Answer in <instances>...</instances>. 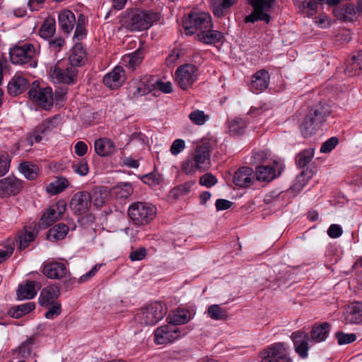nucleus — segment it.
Wrapping results in <instances>:
<instances>
[{
	"label": "nucleus",
	"mask_w": 362,
	"mask_h": 362,
	"mask_svg": "<svg viewBox=\"0 0 362 362\" xmlns=\"http://www.w3.org/2000/svg\"><path fill=\"white\" fill-rule=\"evenodd\" d=\"M211 146L209 142L196 146L194 152L182 163V170L186 174L192 175L197 170L204 172L211 166Z\"/></svg>",
	"instance_id": "obj_1"
},
{
	"label": "nucleus",
	"mask_w": 362,
	"mask_h": 362,
	"mask_svg": "<svg viewBox=\"0 0 362 362\" xmlns=\"http://www.w3.org/2000/svg\"><path fill=\"white\" fill-rule=\"evenodd\" d=\"M159 18L156 12L135 9L127 11L121 19V23L129 31H141L151 28Z\"/></svg>",
	"instance_id": "obj_2"
},
{
	"label": "nucleus",
	"mask_w": 362,
	"mask_h": 362,
	"mask_svg": "<svg viewBox=\"0 0 362 362\" xmlns=\"http://www.w3.org/2000/svg\"><path fill=\"white\" fill-rule=\"evenodd\" d=\"M156 207L147 202H134L128 209V216L137 226L148 224L156 216Z\"/></svg>",
	"instance_id": "obj_3"
},
{
	"label": "nucleus",
	"mask_w": 362,
	"mask_h": 362,
	"mask_svg": "<svg viewBox=\"0 0 362 362\" xmlns=\"http://www.w3.org/2000/svg\"><path fill=\"white\" fill-rule=\"evenodd\" d=\"M167 313V308L161 302H154L141 309L138 320L144 325H154L161 320Z\"/></svg>",
	"instance_id": "obj_4"
},
{
	"label": "nucleus",
	"mask_w": 362,
	"mask_h": 362,
	"mask_svg": "<svg viewBox=\"0 0 362 362\" xmlns=\"http://www.w3.org/2000/svg\"><path fill=\"white\" fill-rule=\"evenodd\" d=\"M186 34L192 35L197 30L212 28L211 18L209 13L204 12H191L182 22Z\"/></svg>",
	"instance_id": "obj_5"
},
{
	"label": "nucleus",
	"mask_w": 362,
	"mask_h": 362,
	"mask_svg": "<svg viewBox=\"0 0 362 362\" xmlns=\"http://www.w3.org/2000/svg\"><path fill=\"white\" fill-rule=\"evenodd\" d=\"M9 55L11 62L13 64L22 65L29 63L31 67L37 66V62L33 60L35 55V49L32 44L16 45L11 48Z\"/></svg>",
	"instance_id": "obj_6"
},
{
	"label": "nucleus",
	"mask_w": 362,
	"mask_h": 362,
	"mask_svg": "<svg viewBox=\"0 0 362 362\" xmlns=\"http://www.w3.org/2000/svg\"><path fill=\"white\" fill-rule=\"evenodd\" d=\"M29 98L37 103L42 108L49 109L53 105V93L50 87H40V82L37 81L32 83L28 91Z\"/></svg>",
	"instance_id": "obj_7"
},
{
	"label": "nucleus",
	"mask_w": 362,
	"mask_h": 362,
	"mask_svg": "<svg viewBox=\"0 0 362 362\" xmlns=\"http://www.w3.org/2000/svg\"><path fill=\"white\" fill-rule=\"evenodd\" d=\"M276 0H247L248 4L253 7V11L245 18V22L254 23L263 21L268 23L270 16L267 12L272 7Z\"/></svg>",
	"instance_id": "obj_8"
},
{
	"label": "nucleus",
	"mask_w": 362,
	"mask_h": 362,
	"mask_svg": "<svg viewBox=\"0 0 362 362\" xmlns=\"http://www.w3.org/2000/svg\"><path fill=\"white\" fill-rule=\"evenodd\" d=\"M313 156L314 149L312 148L305 149L299 153L298 168L300 171L297 177V182H296V189L298 185L302 188L312 177L313 171L307 167V165L311 161Z\"/></svg>",
	"instance_id": "obj_9"
},
{
	"label": "nucleus",
	"mask_w": 362,
	"mask_h": 362,
	"mask_svg": "<svg viewBox=\"0 0 362 362\" xmlns=\"http://www.w3.org/2000/svg\"><path fill=\"white\" fill-rule=\"evenodd\" d=\"M261 362H292L284 343H276L260 352Z\"/></svg>",
	"instance_id": "obj_10"
},
{
	"label": "nucleus",
	"mask_w": 362,
	"mask_h": 362,
	"mask_svg": "<svg viewBox=\"0 0 362 362\" xmlns=\"http://www.w3.org/2000/svg\"><path fill=\"white\" fill-rule=\"evenodd\" d=\"M197 68L195 65L186 64L180 66L175 71V80L182 90L191 87L197 78Z\"/></svg>",
	"instance_id": "obj_11"
},
{
	"label": "nucleus",
	"mask_w": 362,
	"mask_h": 362,
	"mask_svg": "<svg viewBox=\"0 0 362 362\" xmlns=\"http://www.w3.org/2000/svg\"><path fill=\"white\" fill-rule=\"evenodd\" d=\"M91 202L92 195L86 191H80L72 197L69 206L75 214L82 215L89 211Z\"/></svg>",
	"instance_id": "obj_12"
},
{
	"label": "nucleus",
	"mask_w": 362,
	"mask_h": 362,
	"mask_svg": "<svg viewBox=\"0 0 362 362\" xmlns=\"http://www.w3.org/2000/svg\"><path fill=\"white\" fill-rule=\"evenodd\" d=\"M180 329L170 324L158 327L154 332V341L157 344H165L174 341L180 336Z\"/></svg>",
	"instance_id": "obj_13"
},
{
	"label": "nucleus",
	"mask_w": 362,
	"mask_h": 362,
	"mask_svg": "<svg viewBox=\"0 0 362 362\" xmlns=\"http://www.w3.org/2000/svg\"><path fill=\"white\" fill-rule=\"evenodd\" d=\"M77 69L73 66H67L63 69L56 64L52 66L49 70L51 77L58 83L66 84H74L76 81Z\"/></svg>",
	"instance_id": "obj_14"
},
{
	"label": "nucleus",
	"mask_w": 362,
	"mask_h": 362,
	"mask_svg": "<svg viewBox=\"0 0 362 362\" xmlns=\"http://www.w3.org/2000/svg\"><path fill=\"white\" fill-rule=\"evenodd\" d=\"M23 188L21 180L14 176L0 180V197H8L18 194Z\"/></svg>",
	"instance_id": "obj_15"
},
{
	"label": "nucleus",
	"mask_w": 362,
	"mask_h": 362,
	"mask_svg": "<svg viewBox=\"0 0 362 362\" xmlns=\"http://www.w3.org/2000/svg\"><path fill=\"white\" fill-rule=\"evenodd\" d=\"M331 112V107L327 103L320 102L313 105L306 115L321 126L329 116Z\"/></svg>",
	"instance_id": "obj_16"
},
{
	"label": "nucleus",
	"mask_w": 362,
	"mask_h": 362,
	"mask_svg": "<svg viewBox=\"0 0 362 362\" xmlns=\"http://www.w3.org/2000/svg\"><path fill=\"white\" fill-rule=\"evenodd\" d=\"M124 81V70L121 66H116L112 71L103 77L104 84L110 89L118 88L122 86Z\"/></svg>",
	"instance_id": "obj_17"
},
{
	"label": "nucleus",
	"mask_w": 362,
	"mask_h": 362,
	"mask_svg": "<svg viewBox=\"0 0 362 362\" xmlns=\"http://www.w3.org/2000/svg\"><path fill=\"white\" fill-rule=\"evenodd\" d=\"M253 182L254 170L252 168H240L234 174L233 183L240 187H248Z\"/></svg>",
	"instance_id": "obj_18"
},
{
	"label": "nucleus",
	"mask_w": 362,
	"mask_h": 362,
	"mask_svg": "<svg viewBox=\"0 0 362 362\" xmlns=\"http://www.w3.org/2000/svg\"><path fill=\"white\" fill-rule=\"evenodd\" d=\"M66 272L65 264L59 262L46 263L42 269L43 274L52 279L64 278L66 276Z\"/></svg>",
	"instance_id": "obj_19"
},
{
	"label": "nucleus",
	"mask_w": 362,
	"mask_h": 362,
	"mask_svg": "<svg viewBox=\"0 0 362 362\" xmlns=\"http://www.w3.org/2000/svg\"><path fill=\"white\" fill-rule=\"evenodd\" d=\"M269 74L265 69L257 71L252 76L250 88L252 92H261L267 88L269 83Z\"/></svg>",
	"instance_id": "obj_20"
},
{
	"label": "nucleus",
	"mask_w": 362,
	"mask_h": 362,
	"mask_svg": "<svg viewBox=\"0 0 362 362\" xmlns=\"http://www.w3.org/2000/svg\"><path fill=\"white\" fill-rule=\"evenodd\" d=\"M345 324H358L362 321V303L354 302L350 304L344 313Z\"/></svg>",
	"instance_id": "obj_21"
},
{
	"label": "nucleus",
	"mask_w": 362,
	"mask_h": 362,
	"mask_svg": "<svg viewBox=\"0 0 362 362\" xmlns=\"http://www.w3.org/2000/svg\"><path fill=\"white\" fill-rule=\"evenodd\" d=\"M60 291L57 286L51 285L44 288L39 297V303L42 307H49L57 303L55 300L59 296Z\"/></svg>",
	"instance_id": "obj_22"
},
{
	"label": "nucleus",
	"mask_w": 362,
	"mask_h": 362,
	"mask_svg": "<svg viewBox=\"0 0 362 362\" xmlns=\"http://www.w3.org/2000/svg\"><path fill=\"white\" fill-rule=\"evenodd\" d=\"M344 73L349 76L362 74V50L354 52L350 61L346 64Z\"/></svg>",
	"instance_id": "obj_23"
},
{
	"label": "nucleus",
	"mask_w": 362,
	"mask_h": 362,
	"mask_svg": "<svg viewBox=\"0 0 362 362\" xmlns=\"http://www.w3.org/2000/svg\"><path fill=\"white\" fill-rule=\"evenodd\" d=\"M41 288V284L37 281H26L25 285H19L17 296L19 299H32Z\"/></svg>",
	"instance_id": "obj_24"
},
{
	"label": "nucleus",
	"mask_w": 362,
	"mask_h": 362,
	"mask_svg": "<svg viewBox=\"0 0 362 362\" xmlns=\"http://www.w3.org/2000/svg\"><path fill=\"white\" fill-rule=\"evenodd\" d=\"M310 337L307 332L303 330L296 332V353L302 358L308 356Z\"/></svg>",
	"instance_id": "obj_25"
},
{
	"label": "nucleus",
	"mask_w": 362,
	"mask_h": 362,
	"mask_svg": "<svg viewBox=\"0 0 362 362\" xmlns=\"http://www.w3.org/2000/svg\"><path fill=\"white\" fill-rule=\"evenodd\" d=\"M29 86L28 81L20 74H16L8 84V92L11 95H18Z\"/></svg>",
	"instance_id": "obj_26"
},
{
	"label": "nucleus",
	"mask_w": 362,
	"mask_h": 362,
	"mask_svg": "<svg viewBox=\"0 0 362 362\" xmlns=\"http://www.w3.org/2000/svg\"><path fill=\"white\" fill-rule=\"evenodd\" d=\"M87 60L86 53L81 44L76 43L69 57V66H82Z\"/></svg>",
	"instance_id": "obj_27"
},
{
	"label": "nucleus",
	"mask_w": 362,
	"mask_h": 362,
	"mask_svg": "<svg viewBox=\"0 0 362 362\" xmlns=\"http://www.w3.org/2000/svg\"><path fill=\"white\" fill-rule=\"evenodd\" d=\"M95 151L100 156H107L112 154L115 150L114 142L107 138L96 139L94 143Z\"/></svg>",
	"instance_id": "obj_28"
},
{
	"label": "nucleus",
	"mask_w": 362,
	"mask_h": 362,
	"mask_svg": "<svg viewBox=\"0 0 362 362\" xmlns=\"http://www.w3.org/2000/svg\"><path fill=\"white\" fill-rule=\"evenodd\" d=\"M58 21L61 29L65 33H69L74 28L76 23V17L73 12L69 10H64L58 16Z\"/></svg>",
	"instance_id": "obj_29"
},
{
	"label": "nucleus",
	"mask_w": 362,
	"mask_h": 362,
	"mask_svg": "<svg viewBox=\"0 0 362 362\" xmlns=\"http://www.w3.org/2000/svg\"><path fill=\"white\" fill-rule=\"evenodd\" d=\"M329 330L330 325L328 322L314 325L310 331L311 340L315 342L325 341L329 335Z\"/></svg>",
	"instance_id": "obj_30"
},
{
	"label": "nucleus",
	"mask_w": 362,
	"mask_h": 362,
	"mask_svg": "<svg viewBox=\"0 0 362 362\" xmlns=\"http://www.w3.org/2000/svg\"><path fill=\"white\" fill-rule=\"evenodd\" d=\"M211 28H209L200 31L197 35L198 40L206 44H213L221 41L223 38V33Z\"/></svg>",
	"instance_id": "obj_31"
},
{
	"label": "nucleus",
	"mask_w": 362,
	"mask_h": 362,
	"mask_svg": "<svg viewBox=\"0 0 362 362\" xmlns=\"http://www.w3.org/2000/svg\"><path fill=\"white\" fill-rule=\"evenodd\" d=\"M256 179L262 182H270L276 177L274 167L268 165H259L255 170Z\"/></svg>",
	"instance_id": "obj_32"
},
{
	"label": "nucleus",
	"mask_w": 362,
	"mask_h": 362,
	"mask_svg": "<svg viewBox=\"0 0 362 362\" xmlns=\"http://www.w3.org/2000/svg\"><path fill=\"white\" fill-rule=\"evenodd\" d=\"M320 127L317 123L313 119L305 115L303 122L299 125L300 132L302 136L305 138H308L315 134L318 129Z\"/></svg>",
	"instance_id": "obj_33"
},
{
	"label": "nucleus",
	"mask_w": 362,
	"mask_h": 362,
	"mask_svg": "<svg viewBox=\"0 0 362 362\" xmlns=\"http://www.w3.org/2000/svg\"><path fill=\"white\" fill-rule=\"evenodd\" d=\"M143 59V51L141 49H138L133 53L124 56L122 61L128 69L133 71L141 63Z\"/></svg>",
	"instance_id": "obj_34"
},
{
	"label": "nucleus",
	"mask_w": 362,
	"mask_h": 362,
	"mask_svg": "<svg viewBox=\"0 0 362 362\" xmlns=\"http://www.w3.org/2000/svg\"><path fill=\"white\" fill-rule=\"evenodd\" d=\"M190 320V313L187 310H177L167 317L169 324L176 327L177 325H184Z\"/></svg>",
	"instance_id": "obj_35"
},
{
	"label": "nucleus",
	"mask_w": 362,
	"mask_h": 362,
	"mask_svg": "<svg viewBox=\"0 0 362 362\" xmlns=\"http://www.w3.org/2000/svg\"><path fill=\"white\" fill-rule=\"evenodd\" d=\"M35 308V305L33 302H28L26 303H23L22 305H19L17 306H13L8 310V313L13 318L18 319L23 317V315L28 314L31 311H33Z\"/></svg>",
	"instance_id": "obj_36"
},
{
	"label": "nucleus",
	"mask_w": 362,
	"mask_h": 362,
	"mask_svg": "<svg viewBox=\"0 0 362 362\" xmlns=\"http://www.w3.org/2000/svg\"><path fill=\"white\" fill-rule=\"evenodd\" d=\"M69 231V227L64 223H58L48 231L47 238L50 240H59L65 238Z\"/></svg>",
	"instance_id": "obj_37"
},
{
	"label": "nucleus",
	"mask_w": 362,
	"mask_h": 362,
	"mask_svg": "<svg viewBox=\"0 0 362 362\" xmlns=\"http://www.w3.org/2000/svg\"><path fill=\"white\" fill-rule=\"evenodd\" d=\"M59 118L57 117H53L49 119L43 121L37 127V132L41 133L42 135H47L50 132H52L58 127Z\"/></svg>",
	"instance_id": "obj_38"
},
{
	"label": "nucleus",
	"mask_w": 362,
	"mask_h": 362,
	"mask_svg": "<svg viewBox=\"0 0 362 362\" xmlns=\"http://www.w3.org/2000/svg\"><path fill=\"white\" fill-rule=\"evenodd\" d=\"M57 209L51 206L47 213L42 215L40 221V226L41 228H48L59 218L60 216L58 214Z\"/></svg>",
	"instance_id": "obj_39"
},
{
	"label": "nucleus",
	"mask_w": 362,
	"mask_h": 362,
	"mask_svg": "<svg viewBox=\"0 0 362 362\" xmlns=\"http://www.w3.org/2000/svg\"><path fill=\"white\" fill-rule=\"evenodd\" d=\"M228 132L232 135L243 134L247 126L246 122L239 117L228 120Z\"/></svg>",
	"instance_id": "obj_40"
},
{
	"label": "nucleus",
	"mask_w": 362,
	"mask_h": 362,
	"mask_svg": "<svg viewBox=\"0 0 362 362\" xmlns=\"http://www.w3.org/2000/svg\"><path fill=\"white\" fill-rule=\"evenodd\" d=\"M36 337L31 336L18 347V354L23 358L30 356L35 348Z\"/></svg>",
	"instance_id": "obj_41"
},
{
	"label": "nucleus",
	"mask_w": 362,
	"mask_h": 362,
	"mask_svg": "<svg viewBox=\"0 0 362 362\" xmlns=\"http://www.w3.org/2000/svg\"><path fill=\"white\" fill-rule=\"evenodd\" d=\"M68 185L69 181L67 179L64 177H59L47 186V191L52 194H57L64 191Z\"/></svg>",
	"instance_id": "obj_42"
},
{
	"label": "nucleus",
	"mask_w": 362,
	"mask_h": 362,
	"mask_svg": "<svg viewBox=\"0 0 362 362\" xmlns=\"http://www.w3.org/2000/svg\"><path fill=\"white\" fill-rule=\"evenodd\" d=\"M132 192L133 187L129 182L119 184L112 189V193L115 195L117 199H127Z\"/></svg>",
	"instance_id": "obj_43"
},
{
	"label": "nucleus",
	"mask_w": 362,
	"mask_h": 362,
	"mask_svg": "<svg viewBox=\"0 0 362 362\" xmlns=\"http://www.w3.org/2000/svg\"><path fill=\"white\" fill-rule=\"evenodd\" d=\"M38 167L35 164L29 162H23L20 165L21 173L28 179L34 180L37 177L38 174Z\"/></svg>",
	"instance_id": "obj_44"
},
{
	"label": "nucleus",
	"mask_w": 362,
	"mask_h": 362,
	"mask_svg": "<svg viewBox=\"0 0 362 362\" xmlns=\"http://www.w3.org/2000/svg\"><path fill=\"white\" fill-rule=\"evenodd\" d=\"M55 33V21L54 18H47L40 28V35L46 39L53 36Z\"/></svg>",
	"instance_id": "obj_45"
},
{
	"label": "nucleus",
	"mask_w": 362,
	"mask_h": 362,
	"mask_svg": "<svg viewBox=\"0 0 362 362\" xmlns=\"http://www.w3.org/2000/svg\"><path fill=\"white\" fill-rule=\"evenodd\" d=\"M207 314L215 320H224L228 317L226 310L216 304L211 305L208 308Z\"/></svg>",
	"instance_id": "obj_46"
},
{
	"label": "nucleus",
	"mask_w": 362,
	"mask_h": 362,
	"mask_svg": "<svg viewBox=\"0 0 362 362\" xmlns=\"http://www.w3.org/2000/svg\"><path fill=\"white\" fill-rule=\"evenodd\" d=\"M36 234L34 231L26 230L24 233H22L18 236L16 241L18 243V248L22 250L25 249L29 243L34 240Z\"/></svg>",
	"instance_id": "obj_47"
},
{
	"label": "nucleus",
	"mask_w": 362,
	"mask_h": 362,
	"mask_svg": "<svg viewBox=\"0 0 362 362\" xmlns=\"http://www.w3.org/2000/svg\"><path fill=\"white\" fill-rule=\"evenodd\" d=\"M194 182H185L184 184H182L176 187H174L171 191L170 194L174 198H178L180 196H184L190 191V189L192 186V185Z\"/></svg>",
	"instance_id": "obj_48"
},
{
	"label": "nucleus",
	"mask_w": 362,
	"mask_h": 362,
	"mask_svg": "<svg viewBox=\"0 0 362 362\" xmlns=\"http://www.w3.org/2000/svg\"><path fill=\"white\" fill-rule=\"evenodd\" d=\"M152 90V88L149 86L145 85L144 83L132 87L130 91L131 98H135L139 96L144 95Z\"/></svg>",
	"instance_id": "obj_49"
},
{
	"label": "nucleus",
	"mask_w": 362,
	"mask_h": 362,
	"mask_svg": "<svg viewBox=\"0 0 362 362\" xmlns=\"http://www.w3.org/2000/svg\"><path fill=\"white\" fill-rule=\"evenodd\" d=\"M74 171L81 175H86L88 173V166L87 162L84 159L78 160L77 162H74L72 164Z\"/></svg>",
	"instance_id": "obj_50"
},
{
	"label": "nucleus",
	"mask_w": 362,
	"mask_h": 362,
	"mask_svg": "<svg viewBox=\"0 0 362 362\" xmlns=\"http://www.w3.org/2000/svg\"><path fill=\"white\" fill-rule=\"evenodd\" d=\"M189 119L194 124L197 125H202L208 119V115H206L203 111L195 110L192 112L189 116Z\"/></svg>",
	"instance_id": "obj_51"
},
{
	"label": "nucleus",
	"mask_w": 362,
	"mask_h": 362,
	"mask_svg": "<svg viewBox=\"0 0 362 362\" xmlns=\"http://www.w3.org/2000/svg\"><path fill=\"white\" fill-rule=\"evenodd\" d=\"M11 160L6 152H0V177L4 175L9 170Z\"/></svg>",
	"instance_id": "obj_52"
},
{
	"label": "nucleus",
	"mask_w": 362,
	"mask_h": 362,
	"mask_svg": "<svg viewBox=\"0 0 362 362\" xmlns=\"http://www.w3.org/2000/svg\"><path fill=\"white\" fill-rule=\"evenodd\" d=\"M47 312L45 313V317L47 319H54L61 314L62 306L59 303H54L52 305L47 307Z\"/></svg>",
	"instance_id": "obj_53"
},
{
	"label": "nucleus",
	"mask_w": 362,
	"mask_h": 362,
	"mask_svg": "<svg viewBox=\"0 0 362 362\" xmlns=\"http://www.w3.org/2000/svg\"><path fill=\"white\" fill-rule=\"evenodd\" d=\"M338 139L337 137H331L325 141L320 148L321 153H329L338 144Z\"/></svg>",
	"instance_id": "obj_54"
},
{
	"label": "nucleus",
	"mask_w": 362,
	"mask_h": 362,
	"mask_svg": "<svg viewBox=\"0 0 362 362\" xmlns=\"http://www.w3.org/2000/svg\"><path fill=\"white\" fill-rule=\"evenodd\" d=\"M336 337L339 344H349L354 341L356 339L354 334H346L343 332H337Z\"/></svg>",
	"instance_id": "obj_55"
},
{
	"label": "nucleus",
	"mask_w": 362,
	"mask_h": 362,
	"mask_svg": "<svg viewBox=\"0 0 362 362\" xmlns=\"http://www.w3.org/2000/svg\"><path fill=\"white\" fill-rule=\"evenodd\" d=\"M185 148V141L181 139H177L173 142L170 151L173 155L176 156L181 153Z\"/></svg>",
	"instance_id": "obj_56"
},
{
	"label": "nucleus",
	"mask_w": 362,
	"mask_h": 362,
	"mask_svg": "<svg viewBox=\"0 0 362 362\" xmlns=\"http://www.w3.org/2000/svg\"><path fill=\"white\" fill-rule=\"evenodd\" d=\"M147 255V250L145 247H139L132 250L129 255V259L134 261H139L143 259Z\"/></svg>",
	"instance_id": "obj_57"
},
{
	"label": "nucleus",
	"mask_w": 362,
	"mask_h": 362,
	"mask_svg": "<svg viewBox=\"0 0 362 362\" xmlns=\"http://www.w3.org/2000/svg\"><path fill=\"white\" fill-rule=\"evenodd\" d=\"M216 182L217 179L211 173H206L199 178V184L206 187H211Z\"/></svg>",
	"instance_id": "obj_58"
},
{
	"label": "nucleus",
	"mask_w": 362,
	"mask_h": 362,
	"mask_svg": "<svg viewBox=\"0 0 362 362\" xmlns=\"http://www.w3.org/2000/svg\"><path fill=\"white\" fill-rule=\"evenodd\" d=\"M342 16H339V19L347 20L350 19L351 16L356 13L357 9L353 4H347L345 7L341 8Z\"/></svg>",
	"instance_id": "obj_59"
},
{
	"label": "nucleus",
	"mask_w": 362,
	"mask_h": 362,
	"mask_svg": "<svg viewBox=\"0 0 362 362\" xmlns=\"http://www.w3.org/2000/svg\"><path fill=\"white\" fill-rule=\"evenodd\" d=\"M151 87L158 88L160 90L165 93L172 92V83L170 82H163L160 80H156Z\"/></svg>",
	"instance_id": "obj_60"
},
{
	"label": "nucleus",
	"mask_w": 362,
	"mask_h": 362,
	"mask_svg": "<svg viewBox=\"0 0 362 362\" xmlns=\"http://www.w3.org/2000/svg\"><path fill=\"white\" fill-rule=\"evenodd\" d=\"M223 1H214L212 7L213 11L216 16L221 17L223 16L224 11L229 8L230 6H223Z\"/></svg>",
	"instance_id": "obj_61"
},
{
	"label": "nucleus",
	"mask_w": 362,
	"mask_h": 362,
	"mask_svg": "<svg viewBox=\"0 0 362 362\" xmlns=\"http://www.w3.org/2000/svg\"><path fill=\"white\" fill-rule=\"evenodd\" d=\"M328 235L332 238H337L342 234V228L339 225L332 224L327 230Z\"/></svg>",
	"instance_id": "obj_62"
},
{
	"label": "nucleus",
	"mask_w": 362,
	"mask_h": 362,
	"mask_svg": "<svg viewBox=\"0 0 362 362\" xmlns=\"http://www.w3.org/2000/svg\"><path fill=\"white\" fill-rule=\"evenodd\" d=\"M233 203L229 200L218 199L216 202V208L217 211H223L230 209Z\"/></svg>",
	"instance_id": "obj_63"
},
{
	"label": "nucleus",
	"mask_w": 362,
	"mask_h": 362,
	"mask_svg": "<svg viewBox=\"0 0 362 362\" xmlns=\"http://www.w3.org/2000/svg\"><path fill=\"white\" fill-rule=\"evenodd\" d=\"M267 159V156L264 151L256 152L252 156V163L259 165L260 163L264 162Z\"/></svg>",
	"instance_id": "obj_64"
}]
</instances>
